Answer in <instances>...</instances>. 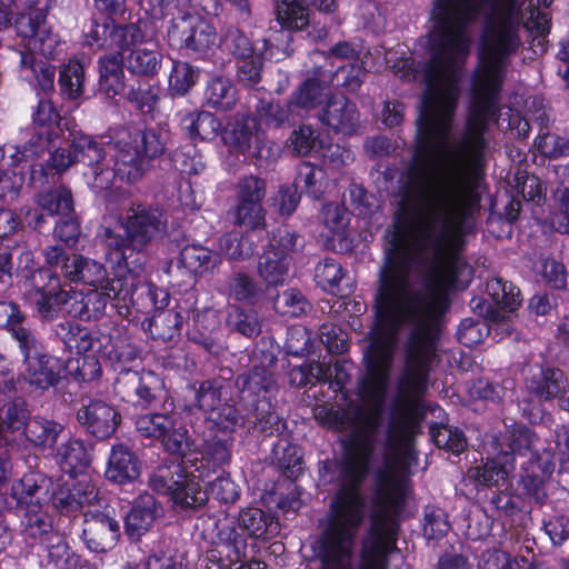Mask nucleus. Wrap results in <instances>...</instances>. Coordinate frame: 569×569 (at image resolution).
<instances>
[{"label": "nucleus", "mask_w": 569, "mask_h": 569, "mask_svg": "<svg viewBox=\"0 0 569 569\" xmlns=\"http://www.w3.org/2000/svg\"><path fill=\"white\" fill-rule=\"evenodd\" d=\"M42 545L47 551V563L58 569H66L71 563V558H76L77 555L71 552L70 547L66 539L56 532Z\"/></svg>", "instance_id": "50"}, {"label": "nucleus", "mask_w": 569, "mask_h": 569, "mask_svg": "<svg viewBox=\"0 0 569 569\" xmlns=\"http://www.w3.org/2000/svg\"><path fill=\"white\" fill-rule=\"evenodd\" d=\"M16 29L31 53L54 58L62 51L58 34L52 31L41 11L20 14L16 19Z\"/></svg>", "instance_id": "9"}, {"label": "nucleus", "mask_w": 569, "mask_h": 569, "mask_svg": "<svg viewBox=\"0 0 569 569\" xmlns=\"http://www.w3.org/2000/svg\"><path fill=\"white\" fill-rule=\"evenodd\" d=\"M218 539L226 548V556L230 563L239 562L246 557L247 541L231 525H223L219 528Z\"/></svg>", "instance_id": "47"}, {"label": "nucleus", "mask_w": 569, "mask_h": 569, "mask_svg": "<svg viewBox=\"0 0 569 569\" xmlns=\"http://www.w3.org/2000/svg\"><path fill=\"white\" fill-rule=\"evenodd\" d=\"M228 295L236 301L253 305L262 295L256 281L243 272H234L228 282Z\"/></svg>", "instance_id": "43"}, {"label": "nucleus", "mask_w": 569, "mask_h": 569, "mask_svg": "<svg viewBox=\"0 0 569 569\" xmlns=\"http://www.w3.org/2000/svg\"><path fill=\"white\" fill-rule=\"evenodd\" d=\"M60 113L50 100H40L32 114L34 133L24 148L23 158H38L43 154L44 149L53 143V137L60 131Z\"/></svg>", "instance_id": "11"}, {"label": "nucleus", "mask_w": 569, "mask_h": 569, "mask_svg": "<svg viewBox=\"0 0 569 569\" xmlns=\"http://www.w3.org/2000/svg\"><path fill=\"white\" fill-rule=\"evenodd\" d=\"M83 538L93 552H106L114 547L119 538V523L109 512L88 510L84 512Z\"/></svg>", "instance_id": "12"}, {"label": "nucleus", "mask_w": 569, "mask_h": 569, "mask_svg": "<svg viewBox=\"0 0 569 569\" xmlns=\"http://www.w3.org/2000/svg\"><path fill=\"white\" fill-rule=\"evenodd\" d=\"M56 461L63 472L76 476L89 466L90 453L81 440L69 439L58 448Z\"/></svg>", "instance_id": "26"}, {"label": "nucleus", "mask_w": 569, "mask_h": 569, "mask_svg": "<svg viewBox=\"0 0 569 569\" xmlns=\"http://www.w3.org/2000/svg\"><path fill=\"white\" fill-rule=\"evenodd\" d=\"M342 278L341 264L331 258L323 259L316 267L315 279L325 291L333 293Z\"/></svg>", "instance_id": "53"}, {"label": "nucleus", "mask_w": 569, "mask_h": 569, "mask_svg": "<svg viewBox=\"0 0 569 569\" xmlns=\"http://www.w3.org/2000/svg\"><path fill=\"white\" fill-rule=\"evenodd\" d=\"M33 282L38 312L43 318H53L59 311H62L63 298L61 296L64 290L61 289L59 277L51 270L41 269L33 277Z\"/></svg>", "instance_id": "17"}, {"label": "nucleus", "mask_w": 569, "mask_h": 569, "mask_svg": "<svg viewBox=\"0 0 569 569\" xmlns=\"http://www.w3.org/2000/svg\"><path fill=\"white\" fill-rule=\"evenodd\" d=\"M137 431L141 437L158 440L172 455L190 451L192 439L177 412H149L138 417Z\"/></svg>", "instance_id": "7"}, {"label": "nucleus", "mask_w": 569, "mask_h": 569, "mask_svg": "<svg viewBox=\"0 0 569 569\" xmlns=\"http://www.w3.org/2000/svg\"><path fill=\"white\" fill-rule=\"evenodd\" d=\"M53 507L61 513L72 515L86 507L100 506L97 488L90 482H78L72 488H60L52 495Z\"/></svg>", "instance_id": "20"}, {"label": "nucleus", "mask_w": 569, "mask_h": 569, "mask_svg": "<svg viewBox=\"0 0 569 569\" xmlns=\"http://www.w3.org/2000/svg\"><path fill=\"white\" fill-rule=\"evenodd\" d=\"M69 131L66 138V147H57L56 140L58 134L53 137V143L46 150H50L49 166L57 172H64L74 162H83L88 169L83 172L87 183L90 186V173L97 162L104 160L103 147L96 141L92 137L82 133L81 131H74L68 128Z\"/></svg>", "instance_id": "6"}, {"label": "nucleus", "mask_w": 569, "mask_h": 569, "mask_svg": "<svg viewBox=\"0 0 569 569\" xmlns=\"http://www.w3.org/2000/svg\"><path fill=\"white\" fill-rule=\"evenodd\" d=\"M144 34L140 27L133 23L127 26H119L113 28L112 47L121 50H132L138 48L137 44L141 43Z\"/></svg>", "instance_id": "59"}, {"label": "nucleus", "mask_w": 569, "mask_h": 569, "mask_svg": "<svg viewBox=\"0 0 569 569\" xmlns=\"http://www.w3.org/2000/svg\"><path fill=\"white\" fill-rule=\"evenodd\" d=\"M24 357V379L32 386L40 389H48L61 373L58 360L48 355L41 353V346L34 337V346L19 348Z\"/></svg>", "instance_id": "14"}, {"label": "nucleus", "mask_w": 569, "mask_h": 569, "mask_svg": "<svg viewBox=\"0 0 569 569\" xmlns=\"http://www.w3.org/2000/svg\"><path fill=\"white\" fill-rule=\"evenodd\" d=\"M62 274L71 282L93 288H102L107 281H111L104 264L79 253L70 254L69 261L62 266Z\"/></svg>", "instance_id": "19"}, {"label": "nucleus", "mask_w": 569, "mask_h": 569, "mask_svg": "<svg viewBox=\"0 0 569 569\" xmlns=\"http://www.w3.org/2000/svg\"><path fill=\"white\" fill-rule=\"evenodd\" d=\"M535 270L551 288L565 289L567 287V271L560 262L541 258L536 262Z\"/></svg>", "instance_id": "55"}, {"label": "nucleus", "mask_w": 569, "mask_h": 569, "mask_svg": "<svg viewBox=\"0 0 569 569\" xmlns=\"http://www.w3.org/2000/svg\"><path fill=\"white\" fill-rule=\"evenodd\" d=\"M199 70L186 61H173L169 89L174 96H184L198 82Z\"/></svg>", "instance_id": "42"}, {"label": "nucleus", "mask_w": 569, "mask_h": 569, "mask_svg": "<svg viewBox=\"0 0 569 569\" xmlns=\"http://www.w3.org/2000/svg\"><path fill=\"white\" fill-rule=\"evenodd\" d=\"M228 214L234 226L247 230L263 229L266 226V211L262 204L236 201Z\"/></svg>", "instance_id": "38"}, {"label": "nucleus", "mask_w": 569, "mask_h": 569, "mask_svg": "<svg viewBox=\"0 0 569 569\" xmlns=\"http://www.w3.org/2000/svg\"><path fill=\"white\" fill-rule=\"evenodd\" d=\"M218 430L234 431L242 423V417L238 410L229 403H221L217 410H212L207 418Z\"/></svg>", "instance_id": "57"}, {"label": "nucleus", "mask_w": 569, "mask_h": 569, "mask_svg": "<svg viewBox=\"0 0 569 569\" xmlns=\"http://www.w3.org/2000/svg\"><path fill=\"white\" fill-rule=\"evenodd\" d=\"M21 526L23 537L31 543H43L58 532L53 525V518L40 505H32L26 509Z\"/></svg>", "instance_id": "24"}, {"label": "nucleus", "mask_w": 569, "mask_h": 569, "mask_svg": "<svg viewBox=\"0 0 569 569\" xmlns=\"http://www.w3.org/2000/svg\"><path fill=\"white\" fill-rule=\"evenodd\" d=\"M106 476L117 483L136 480L140 476V463L137 456L123 445L113 446L108 460Z\"/></svg>", "instance_id": "22"}, {"label": "nucleus", "mask_w": 569, "mask_h": 569, "mask_svg": "<svg viewBox=\"0 0 569 569\" xmlns=\"http://www.w3.org/2000/svg\"><path fill=\"white\" fill-rule=\"evenodd\" d=\"M239 525L250 537L258 539H269L280 530L279 522L258 508L242 510L239 515Z\"/></svg>", "instance_id": "28"}, {"label": "nucleus", "mask_w": 569, "mask_h": 569, "mask_svg": "<svg viewBox=\"0 0 569 569\" xmlns=\"http://www.w3.org/2000/svg\"><path fill=\"white\" fill-rule=\"evenodd\" d=\"M129 72L139 77H153L161 69L162 53L156 49L133 48L123 57Z\"/></svg>", "instance_id": "30"}, {"label": "nucleus", "mask_w": 569, "mask_h": 569, "mask_svg": "<svg viewBox=\"0 0 569 569\" xmlns=\"http://www.w3.org/2000/svg\"><path fill=\"white\" fill-rule=\"evenodd\" d=\"M168 216L163 208L142 202H131L117 218L113 226H104L100 233L108 263L128 268L133 252H141L149 243L167 233Z\"/></svg>", "instance_id": "2"}, {"label": "nucleus", "mask_w": 569, "mask_h": 569, "mask_svg": "<svg viewBox=\"0 0 569 569\" xmlns=\"http://www.w3.org/2000/svg\"><path fill=\"white\" fill-rule=\"evenodd\" d=\"M62 429V426L53 420L34 417L28 421L24 433L27 439L34 446L51 449Z\"/></svg>", "instance_id": "33"}, {"label": "nucleus", "mask_w": 569, "mask_h": 569, "mask_svg": "<svg viewBox=\"0 0 569 569\" xmlns=\"http://www.w3.org/2000/svg\"><path fill=\"white\" fill-rule=\"evenodd\" d=\"M268 50H260L252 56L239 59L238 79L244 86H254L260 80V72L263 63L264 54Z\"/></svg>", "instance_id": "56"}, {"label": "nucleus", "mask_w": 569, "mask_h": 569, "mask_svg": "<svg viewBox=\"0 0 569 569\" xmlns=\"http://www.w3.org/2000/svg\"><path fill=\"white\" fill-rule=\"evenodd\" d=\"M222 139L234 150L251 157H261L263 132L256 118L242 117L231 122L223 131Z\"/></svg>", "instance_id": "15"}, {"label": "nucleus", "mask_w": 569, "mask_h": 569, "mask_svg": "<svg viewBox=\"0 0 569 569\" xmlns=\"http://www.w3.org/2000/svg\"><path fill=\"white\" fill-rule=\"evenodd\" d=\"M171 16L167 27V40L170 47L199 56L213 51L218 47V34L212 24L190 8L168 6Z\"/></svg>", "instance_id": "5"}, {"label": "nucleus", "mask_w": 569, "mask_h": 569, "mask_svg": "<svg viewBox=\"0 0 569 569\" xmlns=\"http://www.w3.org/2000/svg\"><path fill=\"white\" fill-rule=\"evenodd\" d=\"M181 463L171 471L159 468L150 478V487L158 493L168 495L173 505L184 508H200L208 501V492L200 486L210 477V467L203 461L198 465L194 453L182 455Z\"/></svg>", "instance_id": "3"}, {"label": "nucleus", "mask_w": 569, "mask_h": 569, "mask_svg": "<svg viewBox=\"0 0 569 569\" xmlns=\"http://www.w3.org/2000/svg\"><path fill=\"white\" fill-rule=\"evenodd\" d=\"M56 335L66 343L69 348L86 349L88 337L87 330L79 328L77 323L71 321H63L56 326Z\"/></svg>", "instance_id": "61"}, {"label": "nucleus", "mask_w": 569, "mask_h": 569, "mask_svg": "<svg viewBox=\"0 0 569 569\" xmlns=\"http://www.w3.org/2000/svg\"><path fill=\"white\" fill-rule=\"evenodd\" d=\"M113 277L107 281L102 288H98L83 293L84 320H96L104 315L109 299L124 298L131 292V286L128 282L126 273L128 270L118 269L111 266Z\"/></svg>", "instance_id": "13"}, {"label": "nucleus", "mask_w": 569, "mask_h": 569, "mask_svg": "<svg viewBox=\"0 0 569 569\" xmlns=\"http://www.w3.org/2000/svg\"><path fill=\"white\" fill-rule=\"evenodd\" d=\"M1 427L10 431L26 429L28 425L29 410L24 400L13 399L4 402L1 408Z\"/></svg>", "instance_id": "51"}, {"label": "nucleus", "mask_w": 569, "mask_h": 569, "mask_svg": "<svg viewBox=\"0 0 569 569\" xmlns=\"http://www.w3.org/2000/svg\"><path fill=\"white\" fill-rule=\"evenodd\" d=\"M78 420L97 438H108L117 429L120 415L116 408L102 400H90L78 411Z\"/></svg>", "instance_id": "16"}, {"label": "nucleus", "mask_w": 569, "mask_h": 569, "mask_svg": "<svg viewBox=\"0 0 569 569\" xmlns=\"http://www.w3.org/2000/svg\"><path fill=\"white\" fill-rule=\"evenodd\" d=\"M307 0H277L276 16L279 24L290 31H301L311 21Z\"/></svg>", "instance_id": "27"}, {"label": "nucleus", "mask_w": 569, "mask_h": 569, "mask_svg": "<svg viewBox=\"0 0 569 569\" xmlns=\"http://www.w3.org/2000/svg\"><path fill=\"white\" fill-rule=\"evenodd\" d=\"M110 149L113 168L110 167V160L104 157V160L97 162L90 173V188L94 191L109 189L116 177L127 182H136L148 169L149 162L140 153L138 140L132 139L129 131L122 130Z\"/></svg>", "instance_id": "4"}, {"label": "nucleus", "mask_w": 569, "mask_h": 569, "mask_svg": "<svg viewBox=\"0 0 569 569\" xmlns=\"http://www.w3.org/2000/svg\"><path fill=\"white\" fill-rule=\"evenodd\" d=\"M487 292L497 306L508 311L515 310L521 303L519 289L500 278L487 282Z\"/></svg>", "instance_id": "44"}, {"label": "nucleus", "mask_w": 569, "mask_h": 569, "mask_svg": "<svg viewBox=\"0 0 569 569\" xmlns=\"http://www.w3.org/2000/svg\"><path fill=\"white\" fill-rule=\"evenodd\" d=\"M526 389L542 401L558 400L559 407L569 411V383L559 369L540 363H528L522 369Z\"/></svg>", "instance_id": "8"}, {"label": "nucleus", "mask_w": 569, "mask_h": 569, "mask_svg": "<svg viewBox=\"0 0 569 569\" xmlns=\"http://www.w3.org/2000/svg\"><path fill=\"white\" fill-rule=\"evenodd\" d=\"M138 140L140 153L149 162L150 159L161 156L167 146V133L156 129H148L132 134Z\"/></svg>", "instance_id": "52"}, {"label": "nucleus", "mask_w": 569, "mask_h": 569, "mask_svg": "<svg viewBox=\"0 0 569 569\" xmlns=\"http://www.w3.org/2000/svg\"><path fill=\"white\" fill-rule=\"evenodd\" d=\"M24 316L16 303L0 301V328L7 329L19 348L34 346V333L24 325Z\"/></svg>", "instance_id": "25"}, {"label": "nucleus", "mask_w": 569, "mask_h": 569, "mask_svg": "<svg viewBox=\"0 0 569 569\" xmlns=\"http://www.w3.org/2000/svg\"><path fill=\"white\" fill-rule=\"evenodd\" d=\"M513 456L508 452H501L485 466L476 467L472 470V477L485 486H500L508 479L510 471L513 469Z\"/></svg>", "instance_id": "29"}, {"label": "nucleus", "mask_w": 569, "mask_h": 569, "mask_svg": "<svg viewBox=\"0 0 569 569\" xmlns=\"http://www.w3.org/2000/svg\"><path fill=\"white\" fill-rule=\"evenodd\" d=\"M221 46L239 59L252 56L256 51L268 50L269 40L261 39L251 43L249 39L237 28L229 27L222 36Z\"/></svg>", "instance_id": "36"}, {"label": "nucleus", "mask_w": 569, "mask_h": 569, "mask_svg": "<svg viewBox=\"0 0 569 569\" xmlns=\"http://www.w3.org/2000/svg\"><path fill=\"white\" fill-rule=\"evenodd\" d=\"M194 453L198 457V465L203 461L204 467H210V475L216 471V468L228 462L230 459V450L227 441L211 440L206 446V453L198 452L192 445L187 455Z\"/></svg>", "instance_id": "48"}, {"label": "nucleus", "mask_w": 569, "mask_h": 569, "mask_svg": "<svg viewBox=\"0 0 569 569\" xmlns=\"http://www.w3.org/2000/svg\"><path fill=\"white\" fill-rule=\"evenodd\" d=\"M44 479L34 473L24 475L11 487V497L18 505L26 506V509L32 505H39V493L42 490Z\"/></svg>", "instance_id": "41"}, {"label": "nucleus", "mask_w": 569, "mask_h": 569, "mask_svg": "<svg viewBox=\"0 0 569 569\" xmlns=\"http://www.w3.org/2000/svg\"><path fill=\"white\" fill-rule=\"evenodd\" d=\"M37 204L49 214L67 216L73 210L70 190L58 188L37 196Z\"/></svg>", "instance_id": "45"}, {"label": "nucleus", "mask_w": 569, "mask_h": 569, "mask_svg": "<svg viewBox=\"0 0 569 569\" xmlns=\"http://www.w3.org/2000/svg\"><path fill=\"white\" fill-rule=\"evenodd\" d=\"M267 193V183L256 176L241 178L234 188L236 201L262 204Z\"/></svg>", "instance_id": "49"}, {"label": "nucleus", "mask_w": 569, "mask_h": 569, "mask_svg": "<svg viewBox=\"0 0 569 569\" xmlns=\"http://www.w3.org/2000/svg\"><path fill=\"white\" fill-rule=\"evenodd\" d=\"M276 309L282 315L298 317L306 312L308 303L297 290H287L274 301Z\"/></svg>", "instance_id": "60"}, {"label": "nucleus", "mask_w": 569, "mask_h": 569, "mask_svg": "<svg viewBox=\"0 0 569 569\" xmlns=\"http://www.w3.org/2000/svg\"><path fill=\"white\" fill-rule=\"evenodd\" d=\"M431 436L435 443L439 448H443L453 453H459L463 451L467 446V441L463 433L458 428L455 427H432Z\"/></svg>", "instance_id": "54"}, {"label": "nucleus", "mask_w": 569, "mask_h": 569, "mask_svg": "<svg viewBox=\"0 0 569 569\" xmlns=\"http://www.w3.org/2000/svg\"><path fill=\"white\" fill-rule=\"evenodd\" d=\"M228 325L232 330L246 337H252L260 331V323L257 317L253 313H246L240 309H234L229 313Z\"/></svg>", "instance_id": "64"}, {"label": "nucleus", "mask_w": 569, "mask_h": 569, "mask_svg": "<svg viewBox=\"0 0 569 569\" xmlns=\"http://www.w3.org/2000/svg\"><path fill=\"white\" fill-rule=\"evenodd\" d=\"M479 569H520L517 558H512L509 553L501 550L485 551L478 563Z\"/></svg>", "instance_id": "62"}, {"label": "nucleus", "mask_w": 569, "mask_h": 569, "mask_svg": "<svg viewBox=\"0 0 569 569\" xmlns=\"http://www.w3.org/2000/svg\"><path fill=\"white\" fill-rule=\"evenodd\" d=\"M258 113L266 123L274 127H279L284 122H288L291 117L297 114L291 106V101L286 106L274 102H261L258 108Z\"/></svg>", "instance_id": "58"}, {"label": "nucleus", "mask_w": 569, "mask_h": 569, "mask_svg": "<svg viewBox=\"0 0 569 569\" xmlns=\"http://www.w3.org/2000/svg\"><path fill=\"white\" fill-rule=\"evenodd\" d=\"M181 127L190 139L211 140L218 136L221 123L210 112H189L181 118Z\"/></svg>", "instance_id": "31"}, {"label": "nucleus", "mask_w": 569, "mask_h": 569, "mask_svg": "<svg viewBox=\"0 0 569 569\" xmlns=\"http://www.w3.org/2000/svg\"><path fill=\"white\" fill-rule=\"evenodd\" d=\"M518 0H435V51L417 119L402 216L386 233L376 322L366 352L365 401H383L398 331L411 327L402 390L427 386L448 295L468 266L459 252L478 198L472 169L496 119L505 58L519 44Z\"/></svg>", "instance_id": "1"}, {"label": "nucleus", "mask_w": 569, "mask_h": 569, "mask_svg": "<svg viewBox=\"0 0 569 569\" xmlns=\"http://www.w3.org/2000/svg\"><path fill=\"white\" fill-rule=\"evenodd\" d=\"M326 87L317 80L306 81L295 93L290 101L297 114L301 110H309L318 106L326 96Z\"/></svg>", "instance_id": "46"}, {"label": "nucleus", "mask_w": 569, "mask_h": 569, "mask_svg": "<svg viewBox=\"0 0 569 569\" xmlns=\"http://www.w3.org/2000/svg\"><path fill=\"white\" fill-rule=\"evenodd\" d=\"M113 28L110 16L93 18L83 30L84 43L96 50L112 47Z\"/></svg>", "instance_id": "40"}, {"label": "nucleus", "mask_w": 569, "mask_h": 569, "mask_svg": "<svg viewBox=\"0 0 569 569\" xmlns=\"http://www.w3.org/2000/svg\"><path fill=\"white\" fill-rule=\"evenodd\" d=\"M293 187L315 199H319L328 187L326 172L322 168L303 162L298 167Z\"/></svg>", "instance_id": "32"}, {"label": "nucleus", "mask_w": 569, "mask_h": 569, "mask_svg": "<svg viewBox=\"0 0 569 569\" xmlns=\"http://www.w3.org/2000/svg\"><path fill=\"white\" fill-rule=\"evenodd\" d=\"M488 332L489 330L486 323L472 319H465L460 322L457 336L462 345L472 347L480 343Z\"/></svg>", "instance_id": "63"}, {"label": "nucleus", "mask_w": 569, "mask_h": 569, "mask_svg": "<svg viewBox=\"0 0 569 569\" xmlns=\"http://www.w3.org/2000/svg\"><path fill=\"white\" fill-rule=\"evenodd\" d=\"M116 388L123 398H130L131 395H136L141 406H149L154 399L150 386L137 371L122 373L117 379Z\"/></svg>", "instance_id": "39"}, {"label": "nucleus", "mask_w": 569, "mask_h": 569, "mask_svg": "<svg viewBox=\"0 0 569 569\" xmlns=\"http://www.w3.org/2000/svg\"><path fill=\"white\" fill-rule=\"evenodd\" d=\"M297 244V236L287 229L279 230L270 247L259 259L258 273L268 286L282 284L288 274L290 258L288 252Z\"/></svg>", "instance_id": "10"}, {"label": "nucleus", "mask_w": 569, "mask_h": 569, "mask_svg": "<svg viewBox=\"0 0 569 569\" xmlns=\"http://www.w3.org/2000/svg\"><path fill=\"white\" fill-rule=\"evenodd\" d=\"M204 99L214 109L229 110L237 102V91L229 79L216 77L207 84Z\"/></svg>", "instance_id": "37"}, {"label": "nucleus", "mask_w": 569, "mask_h": 569, "mask_svg": "<svg viewBox=\"0 0 569 569\" xmlns=\"http://www.w3.org/2000/svg\"><path fill=\"white\" fill-rule=\"evenodd\" d=\"M321 121L337 133L355 134L360 128V116L355 103L342 96L332 97L322 110Z\"/></svg>", "instance_id": "18"}, {"label": "nucleus", "mask_w": 569, "mask_h": 569, "mask_svg": "<svg viewBox=\"0 0 569 569\" xmlns=\"http://www.w3.org/2000/svg\"><path fill=\"white\" fill-rule=\"evenodd\" d=\"M84 66L76 59L69 60L60 71L59 86L61 93L70 100L79 99L84 92Z\"/></svg>", "instance_id": "34"}, {"label": "nucleus", "mask_w": 569, "mask_h": 569, "mask_svg": "<svg viewBox=\"0 0 569 569\" xmlns=\"http://www.w3.org/2000/svg\"><path fill=\"white\" fill-rule=\"evenodd\" d=\"M178 262L190 273L202 276L213 273L222 263V257L219 252L201 244H188L180 251Z\"/></svg>", "instance_id": "23"}, {"label": "nucleus", "mask_w": 569, "mask_h": 569, "mask_svg": "<svg viewBox=\"0 0 569 569\" xmlns=\"http://www.w3.org/2000/svg\"><path fill=\"white\" fill-rule=\"evenodd\" d=\"M322 222L327 232L323 236L328 241H342L347 237V228L350 214L347 209L338 203H328L323 207Z\"/></svg>", "instance_id": "35"}, {"label": "nucleus", "mask_w": 569, "mask_h": 569, "mask_svg": "<svg viewBox=\"0 0 569 569\" xmlns=\"http://www.w3.org/2000/svg\"><path fill=\"white\" fill-rule=\"evenodd\" d=\"M161 507L150 493L140 495L126 518L129 536L139 538L147 532L161 515Z\"/></svg>", "instance_id": "21"}]
</instances>
